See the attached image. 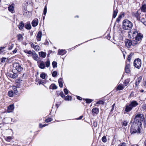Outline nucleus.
<instances>
[{"instance_id": "nucleus-1", "label": "nucleus", "mask_w": 146, "mask_h": 146, "mask_svg": "<svg viewBox=\"0 0 146 146\" xmlns=\"http://www.w3.org/2000/svg\"><path fill=\"white\" fill-rule=\"evenodd\" d=\"M144 119L143 115L141 113H138L135 116L134 123H137L136 126L135 128H132V125L131 127V134L135 133H140L142 132V127H141L142 122Z\"/></svg>"}, {"instance_id": "nucleus-2", "label": "nucleus", "mask_w": 146, "mask_h": 146, "mask_svg": "<svg viewBox=\"0 0 146 146\" xmlns=\"http://www.w3.org/2000/svg\"><path fill=\"white\" fill-rule=\"evenodd\" d=\"M133 27L132 23L127 19H125L123 22L122 27L123 29L127 30H131Z\"/></svg>"}, {"instance_id": "nucleus-3", "label": "nucleus", "mask_w": 146, "mask_h": 146, "mask_svg": "<svg viewBox=\"0 0 146 146\" xmlns=\"http://www.w3.org/2000/svg\"><path fill=\"white\" fill-rule=\"evenodd\" d=\"M138 103L136 101H132L130 102L129 105H127L125 106V111L127 112L130 111L133 107L138 106Z\"/></svg>"}, {"instance_id": "nucleus-4", "label": "nucleus", "mask_w": 146, "mask_h": 146, "mask_svg": "<svg viewBox=\"0 0 146 146\" xmlns=\"http://www.w3.org/2000/svg\"><path fill=\"white\" fill-rule=\"evenodd\" d=\"M125 46L127 48H129L132 46H134L137 44L136 42H132V41L130 40L126 39L125 40Z\"/></svg>"}, {"instance_id": "nucleus-5", "label": "nucleus", "mask_w": 146, "mask_h": 146, "mask_svg": "<svg viewBox=\"0 0 146 146\" xmlns=\"http://www.w3.org/2000/svg\"><path fill=\"white\" fill-rule=\"evenodd\" d=\"M134 65L136 68L139 69L141 66V62L140 59L137 58L135 59L134 61Z\"/></svg>"}, {"instance_id": "nucleus-6", "label": "nucleus", "mask_w": 146, "mask_h": 146, "mask_svg": "<svg viewBox=\"0 0 146 146\" xmlns=\"http://www.w3.org/2000/svg\"><path fill=\"white\" fill-rule=\"evenodd\" d=\"M14 65L16 69L19 72H21L23 70V68L21 67V65L18 63H15Z\"/></svg>"}, {"instance_id": "nucleus-7", "label": "nucleus", "mask_w": 146, "mask_h": 146, "mask_svg": "<svg viewBox=\"0 0 146 146\" xmlns=\"http://www.w3.org/2000/svg\"><path fill=\"white\" fill-rule=\"evenodd\" d=\"M99 112V109L98 108H94L92 110V113L93 115H97Z\"/></svg>"}, {"instance_id": "nucleus-8", "label": "nucleus", "mask_w": 146, "mask_h": 146, "mask_svg": "<svg viewBox=\"0 0 146 146\" xmlns=\"http://www.w3.org/2000/svg\"><path fill=\"white\" fill-rule=\"evenodd\" d=\"M143 37V35L141 33H139L136 36L135 38L136 42L140 40Z\"/></svg>"}, {"instance_id": "nucleus-9", "label": "nucleus", "mask_w": 146, "mask_h": 146, "mask_svg": "<svg viewBox=\"0 0 146 146\" xmlns=\"http://www.w3.org/2000/svg\"><path fill=\"white\" fill-rule=\"evenodd\" d=\"M38 65L41 69H44L45 66L44 62L42 61H40V62H38Z\"/></svg>"}, {"instance_id": "nucleus-10", "label": "nucleus", "mask_w": 146, "mask_h": 146, "mask_svg": "<svg viewBox=\"0 0 146 146\" xmlns=\"http://www.w3.org/2000/svg\"><path fill=\"white\" fill-rule=\"evenodd\" d=\"M42 35V32L41 31H39L38 32L36 36V39L37 41H40Z\"/></svg>"}, {"instance_id": "nucleus-11", "label": "nucleus", "mask_w": 146, "mask_h": 146, "mask_svg": "<svg viewBox=\"0 0 146 146\" xmlns=\"http://www.w3.org/2000/svg\"><path fill=\"white\" fill-rule=\"evenodd\" d=\"M14 109V105L13 104L10 105L8 107L7 111L10 113L12 112Z\"/></svg>"}, {"instance_id": "nucleus-12", "label": "nucleus", "mask_w": 146, "mask_h": 146, "mask_svg": "<svg viewBox=\"0 0 146 146\" xmlns=\"http://www.w3.org/2000/svg\"><path fill=\"white\" fill-rule=\"evenodd\" d=\"M33 58L35 60L38 61L39 59V58L38 55L35 52H33L32 54Z\"/></svg>"}, {"instance_id": "nucleus-13", "label": "nucleus", "mask_w": 146, "mask_h": 146, "mask_svg": "<svg viewBox=\"0 0 146 146\" xmlns=\"http://www.w3.org/2000/svg\"><path fill=\"white\" fill-rule=\"evenodd\" d=\"M32 25L33 26L36 27L38 24V20L37 19H35L32 22Z\"/></svg>"}, {"instance_id": "nucleus-14", "label": "nucleus", "mask_w": 146, "mask_h": 146, "mask_svg": "<svg viewBox=\"0 0 146 146\" xmlns=\"http://www.w3.org/2000/svg\"><path fill=\"white\" fill-rule=\"evenodd\" d=\"M66 51L65 50H59L58 54L63 55L65 54Z\"/></svg>"}, {"instance_id": "nucleus-15", "label": "nucleus", "mask_w": 146, "mask_h": 146, "mask_svg": "<svg viewBox=\"0 0 146 146\" xmlns=\"http://www.w3.org/2000/svg\"><path fill=\"white\" fill-rule=\"evenodd\" d=\"M140 13L139 12V11H138L136 13L134 14V15L137 18V20L140 19Z\"/></svg>"}, {"instance_id": "nucleus-16", "label": "nucleus", "mask_w": 146, "mask_h": 146, "mask_svg": "<svg viewBox=\"0 0 146 146\" xmlns=\"http://www.w3.org/2000/svg\"><path fill=\"white\" fill-rule=\"evenodd\" d=\"M141 11L143 12L146 13V5L144 4L142 5L141 7L140 8Z\"/></svg>"}, {"instance_id": "nucleus-17", "label": "nucleus", "mask_w": 146, "mask_h": 146, "mask_svg": "<svg viewBox=\"0 0 146 146\" xmlns=\"http://www.w3.org/2000/svg\"><path fill=\"white\" fill-rule=\"evenodd\" d=\"M39 55L40 57L42 58H44L46 56V53L43 52H39Z\"/></svg>"}, {"instance_id": "nucleus-18", "label": "nucleus", "mask_w": 146, "mask_h": 146, "mask_svg": "<svg viewBox=\"0 0 146 146\" xmlns=\"http://www.w3.org/2000/svg\"><path fill=\"white\" fill-rule=\"evenodd\" d=\"M63 80L62 78H59L58 80V82L60 87L62 88L63 87Z\"/></svg>"}, {"instance_id": "nucleus-19", "label": "nucleus", "mask_w": 146, "mask_h": 146, "mask_svg": "<svg viewBox=\"0 0 146 146\" xmlns=\"http://www.w3.org/2000/svg\"><path fill=\"white\" fill-rule=\"evenodd\" d=\"M142 78L141 76L139 77L137 80L135 82V85L137 86L138 85L139 83L141 81Z\"/></svg>"}, {"instance_id": "nucleus-20", "label": "nucleus", "mask_w": 146, "mask_h": 146, "mask_svg": "<svg viewBox=\"0 0 146 146\" xmlns=\"http://www.w3.org/2000/svg\"><path fill=\"white\" fill-rule=\"evenodd\" d=\"M133 34L132 36L133 38H135L136 36L137 35L138 33L137 32L136 30H134L133 31H132Z\"/></svg>"}, {"instance_id": "nucleus-21", "label": "nucleus", "mask_w": 146, "mask_h": 146, "mask_svg": "<svg viewBox=\"0 0 146 146\" xmlns=\"http://www.w3.org/2000/svg\"><path fill=\"white\" fill-rule=\"evenodd\" d=\"M124 88V87L123 85L122 84H119L117 87V90H120L123 89Z\"/></svg>"}, {"instance_id": "nucleus-22", "label": "nucleus", "mask_w": 146, "mask_h": 146, "mask_svg": "<svg viewBox=\"0 0 146 146\" xmlns=\"http://www.w3.org/2000/svg\"><path fill=\"white\" fill-rule=\"evenodd\" d=\"M9 76L11 78H16L17 77H18L17 75L16 74H9Z\"/></svg>"}, {"instance_id": "nucleus-23", "label": "nucleus", "mask_w": 146, "mask_h": 146, "mask_svg": "<svg viewBox=\"0 0 146 146\" xmlns=\"http://www.w3.org/2000/svg\"><path fill=\"white\" fill-rule=\"evenodd\" d=\"M129 67L130 65L129 64H128L127 65L125 66V72L127 73H129Z\"/></svg>"}, {"instance_id": "nucleus-24", "label": "nucleus", "mask_w": 146, "mask_h": 146, "mask_svg": "<svg viewBox=\"0 0 146 146\" xmlns=\"http://www.w3.org/2000/svg\"><path fill=\"white\" fill-rule=\"evenodd\" d=\"M24 24L23 22L21 21L19 23V28L20 30H21L23 28Z\"/></svg>"}, {"instance_id": "nucleus-25", "label": "nucleus", "mask_w": 146, "mask_h": 146, "mask_svg": "<svg viewBox=\"0 0 146 146\" xmlns=\"http://www.w3.org/2000/svg\"><path fill=\"white\" fill-rule=\"evenodd\" d=\"M118 12V11L116 9L113 10V17L114 18H115L116 17Z\"/></svg>"}, {"instance_id": "nucleus-26", "label": "nucleus", "mask_w": 146, "mask_h": 146, "mask_svg": "<svg viewBox=\"0 0 146 146\" xmlns=\"http://www.w3.org/2000/svg\"><path fill=\"white\" fill-rule=\"evenodd\" d=\"M47 76V74L44 72H43L40 75V77L43 79H45L46 77Z\"/></svg>"}, {"instance_id": "nucleus-27", "label": "nucleus", "mask_w": 146, "mask_h": 146, "mask_svg": "<svg viewBox=\"0 0 146 146\" xmlns=\"http://www.w3.org/2000/svg\"><path fill=\"white\" fill-rule=\"evenodd\" d=\"M57 87L54 84H52L50 86V88L52 89H56Z\"/></svg>"}, {"instance_id": "nucleus-28", "label": "nucleus", "mask_w": 146, "mask_h": 146, "mask_svg": "<svg viewBox=\"0 0 146 146\" xmlns=\"http://www.w3.org/2000/svg\"><path fill=\"white\" fill-rule=\"evenodd\" d=\"M25 27L27 29H31V26L30 23H27L25 25Z\"/></svg>"}, {"instance_id": "nucleus-29", "label": "nucleus", "mask_w": 146, "mask_h": 146, "mask_svg": "<svg viewBox=\"0 0 146 146\" xmlns=\"http://www.w3.org/2000/svg\"><path fill=\"white\" fill-rule=\"evenodd\" d=\"M8 10L9 11L11 12H12L14 10V7L12 5H10L8 7Z\"/></svg>"}, {"instance_id": "nucleus-30", "label": "nucleus", "mask_w": 146, "mask_h": 146, "mask_svg": "<svg viewBox=\"0 0 146 146\" xmlns=\"http://www.w3.org/2000/svg\"><path fill=\"white\" fill-rule=\"evenodd\" d=\"M122 14L119 15L118 18L116 20V22L117 23H119L121 19L122 18Z\"/></svg>"}, {"instance_id": "nucleus-31", "label": "nucleus", "mask_w": 146, "mask_h": 146, "mask_svg": "<svg viewBox=\"0 0 146 146\" xmlns=\"http://www.w3.org/2000/svg\"><path fill=\"white\" fill-rule=\"evenodd\" d=\"M8 95L10 97H12L13 95V92L12 91H10L8 92Z\"/></svg>"}, {"instance_id": "nucleus-32", "label": "nucleus", "mask_w": 146, "mask_h": 146, "mask_svg": "<svg viewBox=\"0 0 146 146\" xmlns=\"http://www.w3.org/2000/svg\"><path fill=\"white\" fill-rule=\"evenodd\" d=\"M102 141L104 143H106L107 141L106 137L105 136L103 137L102 139Z\"/></svg>"}, {"instance_id": "nucleus-33", "label": "nucleus", "mask_w": 146, "mask_h": 146, "mask_svg": "<svg viewBox=\"0 0 146 146\" xmlns=\"http://www.w3.org/2000/svg\"><path fill=\"white\" fill-rule=\"evenodd\" d=\"M45 64L46 66L48 68L50 66V61L49 60H48L46 62Z\"/></svg>"}, {"instance_id": "nucleus-34", "label": "nucleus", "mask_w": 146, "mask_h": 146, "mask_svg": "<svg viewBox=\"0 0 146 146\" xmlns=\"http://www.w3.org/2000/svg\"><path fill=\"white\" fill-rule=\"evenodd\" d=\"M24 52L26 53H27L28 54H32V53L33 52H31V50H25Z\"/></svg>"}, {"instance_id": "nucleus-35", "label": "nucleus", "mask_w": 146, "mask_h": 146, "mask_svg": "<svg viewBox=\"0 0 146 146\" xmlns=\"http://www.w3.org/2000/svg\"><path fill=\"white\" fill-rule=\"evenodd\" d=\"M52 65L53 68L56 67L57 66V63L55 61H53L52 63Z\"/></svg>"}, {"instance_id": "nucleus-36", "label": "nucleus", "mask_w": 146, "mask_h": 146, "mask_svg": "<svg viewBox=\"0 0 146 146\" xmlns=\"http://www.w3.org/2000/svg\"><path fill=\"white\" fill-rule=\"evenodd\" d=\"M85 100L86 102V103L88 104L90 103L92 101V100L91 99H85Z\"/></svg>"}, {"instance_id": "nucleus-37", "label": "nucleus", "mask_w": 146, "mask_h": 146, "mask_svg": "<svg viewBox=\"0 0 146 146\" xmlns=\"http://www.w3.org/2000/svg\"><path fill=\"white\" fill-rule=\"evenodd\" d=\"M72 97L71 96H66L65 98V100H71Z\"/></svg>"}, {"instance_id": "nucleus-38", "label": "nucleus", "mask_w": 146, "mask_h": 146, "mask_svg": "<svg viewBox=\"0 0 146 146\" xmlns=\"http://www.w3.org/2000/svg\"><path fill=\"white\" fill-rule=\"evenodd\" d=\"M7 59L6 58L3 57L1 59V61L2 63H4L6 62V60Z\"/></svg>"}, {"instance_id": "nucleus-39", "label": "nucleus", "mask_w": 146, "mask_h": 146, "mask_svg": "<svg viewBox=\"0 0 146 146\" xmlns=\"http://www.w3.org/2000/svg\"><path fill=\"white\" fill-rule=\"evenodd\" d=\"M104 103V102L102 100H100L98 101L97 102L96 104H103Z\"/></svg>"}, {"instance_id": "nucleus-40", "label": "nucleus", "mask_w": 146, "mask_h": 146, "mask_svg": "<svg viewBox=\"0 0 146 146\" xmlns=\"http://www.w3.org/2000/svg\"><path fill=\"white\" fill-rule=\"evenodd\" d=\"M17 38L19 40H22L23 39V37L21 35H19L17 36Z\"/></svg>"}, {"instance_id": "nucleus-41", "label": "nucleus", "mask_w": 146, "mask_h": 146, "mask_svg": "<svg viewBox=\"0 0 146 146\" xmlns=\"http://www.w3.org/2000/svg\"><path fill=\"white\" fill-rule=\"evenodd\" d=\"M34 48L36 51H38L39 50V47L37 45H36L35 46V47Z\"/></svg>"}, {"instance_id": "nucleus-42", "label": "nucleus", "mask_w": 146, "mask_h": 146, "mask_svg": "<svg viewBox=\"0 0 146 146\" xmlns=\"http://www.w3.org/2000/svg\"><path fill=\"white\" fill-rule=\"evenodd\" d=\"M52 119L51 118H49L45 120V121L46 123H48L52 121Z\"/></svg>"}, {"instance_id": "nucleus-43", "label": "nucleus", "mask_w": 146, "mask_h": 146, "mask_svg": "<svg viewBox=\"0 0 146 146\" xmlns=\"http://www.w3.org/2000/svg\"><path fill=\"white\" fill-rule=\"evenodd\" d=\"M122 125H123L125 126H126L127 125V122L125 121H123L122 123Z\"/></svg>"}, {"instance_id": "nucleus-44", "label": "nucleus", "mask_w": 146, "mask_h": 146, "mask_svg": "<svg viewBox=\"0 0 146 146\" xmlns=\"http://www.w3.org/2000/svg\"><path fill=\"white\" fill-rule=\"evenodd\" d=\"M12 139L11 137L10 136H9L7 137L5 139V140L7 141H9L11 139Z\"/></svg>"}, {"instance_id": "nucleus-45", "label": "nucleus", "mask_w": 146, "mask_h": 146, "mask_svg": "<svg viewBox=\"0 0 146 146\" xmlns=\"http://www.w3.org/2000/svg\"><path fill=\"white\" fill-rule=\"evenodd\" d=\"M47 12V7L46 6H45L44 7V14L45 15L46 14Z\"/></svg>"}, {"instance_id": "nucleus-46", "label": "nucleus", "mask_w": 146, "mask_h": 146, "mask_svg": "<svg viewBox=\"0 0 146 146\" xmlns=\"http://www.w3.org/2000/svg\"><path fill=\"white\" fill-rule=\"evenodd\" d=\"M57 74V72L56 71H54L52 74V75L53 77H55Z\"/></svg>"}, {"instance_id": "nucleus-47", "label": "nucleus", "mask_w": 146, "mask_h": 146, "mask_svg": "<svg viewBox=\"0 0 146 146\" xmlns=\"http://www.w3.org/2000/svg\"><path fill=\"white\" fill-rule=\"evenodd\" d=\"M118 146H126L125 143L123 142L118 145Z\"/></svg>"}, {"instance_id": "nucleus-48", "label": "nucleus", "mask_w": 146, "mask_h": 146, "mask_svg": "<svg viewBox=\"0 0 146 146\" xmlns=\"http://www.w3.org/2000/svg\"><path fill=\"white\" fill-rule=\"evenodd\" d=\"M48 125V124H44V125H42V124H39V126L40 127H44L46 126H47Z\"/></svg>"}, {"instance_id": "nucleus-49", "label": "nucleus", "mask_w": 146, "mask_h": 146, "mask_svg": "<svg viewBox=\"0 0 146 146\" xmlns=\"http://www.w3.org/2000/svg\"><path fill=\"white\" fill-rule=\"evenodd\" d=\"M64 93L66 94H67L68 93V90L66 88H65L64 89Z\"/></svg>"}, {"instance_id": "nucleus-50", "label": "nucleus", "mask_w": 146, "mask_h": 146, "mask_svg": "<svg viewBox=\"0 0 146 146\" xmlns=\"http://www.w3.org/2000/svg\"><path fill=\"white\" fill-rule=\"evenodd\" d=\"M13 46H14L13 44H12L11 45L9 46V48H8V49L9 50H11L13 48Z\"/></svg>"}, {"instance_id": "nucleus-51", "label": "nucleus", "mask_w": 146, "mask_h": 146, "mask_svg": "<svg viewBox=\"0 0 146 146\" xmlns=\"http://www.w3.org/2000/svg\"><path fill=\"white\" fill-rule=\"evenodd\" d=\"M60 96L62 98H63L65 97V96L62 92H60Z\"/></svg>"}, {"instance_id": "nucleus-52", "label": "nucleus", "mask_w": 146, "mask_h": 146, "mask_svg": "<svg viewBox=\"0 0 146 146\" xmlns=\"http://www.w3.org/2000/svg\"><path fill=\"white\" fill-rule=\"evenodd\" d=\"M131 54H130L129 55L128 57L127 58V60L129 62L130 61V60H131Z\"/></svg>"}, {"instance_id": "nucleus-53", "label": "nucleus", "mask_w": 146, "mask_h": 146, "mask_svg": "<svg viewBox=\"0 0 146 146\" xmlns=\"http://www.w3.org/2000/svg\"><path fill=\"white\" fill-rule=\"evenodd\" d=\"M12 88L13 90L14 91H16L17 90V87L15 86H12Z\"/></svg>"}, {"instance_id": "nucleus-54", "label": "nucleus", "mask_w": 146, "mask_h": 146, "mask_svg": "<svg viewBox=\"0 0 146 146\" xmlns=\"http://www.w3.org/2000/svg\"><path fill=\"white\" fill-rule=\"evenodd\" d=\"M22 81V80H21L17 79L16 80V82L18 83H21Z\"/></svg>"}, {"instance_id": "nucleus-55", "label": "nucleus", "mask_w": 146, "mask_h": 146, "mask_svg": "<svg viewBox=\"0 0 146 146\" xmlns=\"http://www.w3.org/2000/svg\"><path fill=\"white\" fill-rule=\"evenodd\" d=\"M115 104H113L112 106V108H111V111H112L113 110H114V106H115Z\"/></svg>"}, {"instance_id": "nucleus-56", "label": "nucleus", "mask_w": 146, "mask_h": 146, "mask_svg": "<svg viewBox=\"0 0 146 146\" xmlns=\"http://www.w3.org/2000/svg\"><path fill=\"white\" fill-rule=\"evenodd\" d=\"M77 99L79 100H81L82 99V98L79 96H77Z\"/></svg>"}, {"instance_id": "nucleus-57", "label": "nucleus", "mask_w": 146, "mask_h": 146, "mask_svg": "<svg viewBox=\"0 0 146 146\" xmlns=\"http://www.w3.org/2000/svg\"><path fill=\"white\" fill-rule=\"evenodd\" d=\"M36 45H35L34 44H33V43L32 44H31V47L32 48H34L35 46Z\"/></svg>"}, {"instance_id": "nucleus-58", "label": "nucleus", "mask_w": 146, "mask_h": 146, "mask_svg": "<svg viewBox=\"0 0 146 146\" xmlns=\"http://www.w3.org/2000/svg\"><path fill=\"white\" fill-rule=\"evenodd\" d=\"M83 116H80L79 118L77 119H81L83 117Z\"/></svg>"}, {"instance_id": "nucleus-59", "label": "nucleus", "mask_w": 146, "mask_h": 146, "mask_svg": "<svg viewBox=\"0 0 146 146\" xmlns=\"http://www.w3.org/2000/svg\"><path fill=\"white\" fill-rule=\"evenodd\" d=\"M38 83L40 85V84H43L44 83L41 81H40L38 82Z\"/></svg>"}, {"instance_id": "nucleus-60", "label": "nucleus", "mask_w": 146, "mask_h": 146, "mask_svg": "<svg viewBox=\"0 0 146 146\" xmlns=\"http://www.w3.org/2000/svg\"><path fill=\"white\" fill-rule=\"evenodd\" d=\"M5 47H1L0 48V51L3 50L5 48Z\"/></svg>"}, {"instance_id": "nucleus-61", "label": "nucleus", "mask_w": 146, "mask_h": 146, "mask_svg": "<svg viewBox=\"0 0 146 146\" xmlns=\"http://www.w3.org/2000/svg\"><path fill=\"white\" fill-rule=\"evenodd\" d=\"M17 52V50L15 49L13 51V53H15Z\"/></svg>"}, {"instance_id": "nucleus-62", "label": "nucleus", "mask_w": 146, "mask_h": 146, "mask_svg": "<svg viewBox=\"0 0 146 146\" xmlns=\"http://www.w3.org/2000/svg\"><path fill=\"white\" fill-rule=\"evenodd\" d=\"M143 85L145 86L146 87V81L144 83Z\"/></svg>"}, {"instance_id": "nucleus-63", "label": "nucleus", "mask_w": 146, "mask_h": 146, "mask_svg": "<svg viewBox=\"0 0 146 146\" xmlns=\"http://www.w3.org/2000/svg\"><path fill=\"white\" fill-rule=\"evenodd\" d=\"M27 11L25 10L24 13V14L25 15V13H27Z\"/></svg>"}, {"instance_id": "nucleus-64", "label": "nucleus", "mask_w": 146, "mask_h": 146, "mask_svg": "<svg viewBox=\"0 0 146 146\" xmlns=\"http://www.w3.org/2000/svg\"><path fill=\"white\" fill-rule=\"evenodd\" d=\"M141 92H144V90H142L140 91Z\"/></svg>"}]
</instances>
